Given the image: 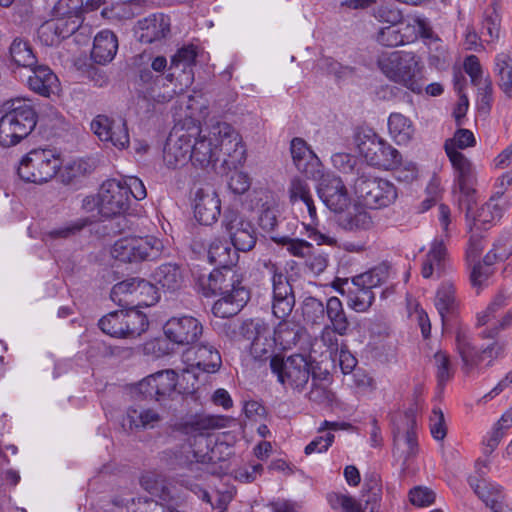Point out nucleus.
I'll list each match as a JSON object with an SVG mask.
<instances>
[{"instance_id":"1","label":"nucleus","mask_w":512,"mask_h":512,"mask_svg":"<svg viewBox=\"0 0 512 512\" xmlns=\"http://www.w3.org/2000/svg\"><path fill=\"white\" fill-rule=\"evenodd\" d=\"M381 72L391 81L415 94H421L426 84L425 67L414 52L382 53L377 59Z\"/></svg>"},{"instance_id":"2","label":"nucleus","mask_w":512,"mask_h":512,"mask_svg":"<svg viewBox=\"0 0 512 512\" xmlns=\"http://www.w3.org/2000/svg\"><path fill=\"white\" fill-rule=\"evenodd\" d=\"M0 118V145L10 147L26 138L37 124V114L30 100L15 98L3 104Z\"/></svg>"},{"instance_id":"3","label":"nucleus","mask_w":512,"mask_h":512,"mask_svg":"<svg viewBox=\"0 0 512 512\" xmlns=\"http://www.w3.org/2000/svg\"><path fill=\"white\" fill-rule=\"evenodd\" d=\"M389 278V266L382 263L369 271L352 278L351 283L345 281L347 291L340 290L341 294L347 293L348 306L356 312L367 311L375 299L373 288L382 285Z\"/></svg>"},{"instance_id":"4","label":"nucleus","mask_w":512,"mask_h":512,"mask_svg":"<svg viewBox=\"0 0 512 512\" xmlns=\"http://www.w3.org/2000/svg\"><path fill=\"white\" fill-rule=\"evenodd\" d=\"M62 166L59 155L50 149H34L20 161L17 173L29 183L43 184L51 180Z\"/></svg>"},{"instance_id":"5","label":"nucleus","mask_w":512,"mask_h":512,"mask_svg":"<svg viewBox=\"0 0 512 512\" xmlns=\"http://www.w3.org/2000/svg\"><path fill=\"white\" fill-rule=\"evenodd\" d=\"M455 346L466 374L481 369L483 362L488 359L484 367L492 365L494 359L503 355L505 345L498 341L489 344L487 347L479 349L472 343V338L467 329L458 327L455 332Z\"/></svg>"},{"instance_id":"6","label":"nucleus","mask_w":512,"mask_h":512,"mask_svg":"<svg viewBox=\"0 0 512 512\" xmlns=\"http://www.w3.org/2000/svg\"><path fill=\"white\" fill-rule=\"evenodd\" d=\"M163 243L153 236H129L118 239L111 247L114 259L123 263H139L158 259Z\"/></svg>"},{"instance_id":"7","label":"nucleus","mask_w":512,"mask_h":512,"mask_svg":"<svg viewBox=\"0 0 512 512\" xmlns=\"http://www.w3.org/2000/svg\"><path fill=\"white\" fill-rule=\"evenodd\" d=\"M357 148L370 166L389 171L402 165L401 153L376 133L360 135Z\"/></svg>"},{"instance_id":"8","label":"nucleus","mask_w":512,"mask_h":512,"mask_svg":"<svg viewBox=\"0 0 512 512\" xmlns=\"http://www.w3.org/2000/svg\"><path fill=\"white\" fill-rule=\"evenodd\" d=\"M354 193L371 209L386 208L398 197L397 188L391 181L367 174H361L355 179Z\"/></svg>"},{"instance_id":"9","label":"nucleus","mask_w":512,"mask_h":512,"mask_svg":"<svg viewBox=\"0 0 512 512\" xmlns=\"http://www.w3.org/2000/svg\"><path fill=\"white\" fill-rule=\"evenodd\" d=\"M147 316L136 309H122L103 316L98 323L99 328L107 335L115 338H135L148 328Z\"/></svg>"},{"instance_id":"10","label":"nucleus","mask_w":512,"mask_h":512,"mask_svg":"<svg viewBox=\"0 0 512 512\" xmlns=\"http://www.w3.org/2000/svg\"><path fill=\"white\" fill-rule=\"evenodd\" d=\"M270 368L281 384L294 390L302 391L310 378V363L301 354H293L286 359L273 356Z\"/></svg>"},{"instance_id":"11","label":"nucleus","mask_w":512,"mask_h":512,"mask_svg":"<svg viewBox=\"0 0 512 512\" xmlns=\"http://www.w3.org/2000/svg\"><path fill=\"white\" fill-rule=\"evenodd\" d=\"M289 200L292 205L302 203L308 212L310 222L305 224L307 235L310 239L315 241L318 245H333L336 243L335 239L320 232L316 226L318 225V217L316 207L314 204L313 196L310 187L306 180L294 177L291 179L288 187Z\"/></svg>"},{"instance_id":"12","label":"nucleus","mask_w":512,"mask_h":512,"mask_svg":"<svg viewBox=\"0 0 512 512\" xmlns=\"http://www.w3.org/2000/svg\"><path fill=\"white\" fill-rule=\"evenodd\" d=\"M215 136L219 155L223 154V165L229 170H236L246 160V150L239 133L226 122H217L211 126Z\"/></svg>"},{"instance_id":"13","label":"nucleus","mask_w":512,"mask_h":512,"mask_svg":"<svg viewBox=\"0 0 512 512\" xmlns=\"http://www.w3.org/2000/svg\"><path fill=\"white\" fill-rule=\"evenodd\" d=\"M263 267L271 276L272 282V313L281 320L286 319L295 306V295L288 277L282 272L276 263L264 260Z\"/></svg>"},{"instance_id":"14","label":"nucleus","mask_w":512,"mask_h":512,"mask_svg":"<svg viewBox=\"0 0 512 512\" xmlns=\"http://www.w3.org/2000/svg\"><path fill=\"white\" fill-rule=\"evenodd\" d=\"M221 226L237 251L248 252L257 242L256 229L245 215L235 209H226Z\"/></svg>"},{"instance_id":"15","label":"nucleus","mask_w":512,"mask_h":512,"mask_svg":"<svg viewBox=\"0 0 512 512\" xmlns=\"http://www.w3.org/2000/svg\"><path fill=\"white\" fill-rule=\"evenodd\" d=\"M130 207L129 191L123 182L106 180L100 187V216L112 217L124 214Z\"/></svg>"},{"instance_id":"16","label":"nucleus","mask_w":512,"mask_h":512,"mask_svg":"<svg viewBox=\"0 0 512 512\" xmlns=\"http://www.w3.org/2000/svg\"><path fill=\"white\" fill-rule=\"evenodd\" d=\"M178 374L174 370H162L147 376L138 384L139 392L149 399L161 402L177 392Z\"/></svg>"},{"instance_id":"17","label":"nucleus","mask_w":512,"mask_h":512,"mask_svg":"<svg viewBox=\"0 0 512 512\" xmlns=\"http://www.w3.org/2000/svg\"><path fill=\"white\" fill-rule=\"evenodd\" d=\"M90 126L93 133L101 141L111 142L118 149H125L129 146L130 137L125 119L97 115Z\"/></svg>"},{"instance_id":"18","label":"nucleus","mask_w":512,"mask_h":512,"mask_svg":"<svg viewBox=\"0 0 512 512\" xmlns=\"http://www.w3.org/2000/svg\"><path fill=\"white\" fill-rule=\"evenodd\" d=\"M165 336L178 345L194 344L203 333L201 322L192 316L170 318L163 327Z\"/></svg>"},{"instance_id":"19","label":"nucleus","mask_w":512,"mask_h":512,"mask_svg":"<svg viewBox=\"0 0 512 512\" xmlns=\"http://www.w3.org/2000/svg\"><path fill=\"white\" fill-rule=\"evenodd\" d=\"M197 48L194 45L184 46L172 56L171 64L169 66V73L166 75V79L169 82H173L175 79V71L179 69L183 76L180 81V87L177 90L175 87L173 93H181L185 88L192 85L194 81L193 67L196 62Z\"/></svg>"},{"instance_id":"20","label":"nucleus","mask_w":512,"mask_h":512,"mask_svg":"<svg viewBox=\"0 0 512 512\" xmlns=\"http://www.w3.org/2000/svg\"><path fill=\"white\" fill-rule=\"evenodd\" d=\"M240 282L241 276L235 268L217 267L207 276L202 275L198 279L199 288L205 297L227 293L229 288Z\"/></svg>"},{"instance_id":"21","label":"nucleus","mask_w":512,"mask_h":512,"mask_svg":"<svg viewBox=\"0 0 512 512\" xmlns=\"http://www.w3.org/2000/svg\"><path fill=\"white\" fill-rule=\"evenodd\" d=\"M290 151L293 163L299 172L311 179H318L323 176L319 158L304 139L299 137L293 138L290 144Z\"/></svg>"},{"instance_id":"22","label":"nucleus","mask_w":512,"mask_h":512,"mask_svg":"<svg viewBox=\"0 0 512 512\" xmlns=\"http://www.w3.org/2000/svg\"><path fill=\"white\" fill-rule=\"evenodd\" d=\"M189 159L195 167L200 168H207L219 159L218 144L211 134V128L200 130L199 136L191 143Z\"/></svg>"},{"instance_id":"23","label":"nucleus","mask_w":512,"mask_h":512,"mask_svg":"<svg viewBox=\"0 0 512 512\" xmlns=\"http://www.w3.org/2000/svg\"><path fill=\"white\" fill-rule=\"evenodd\" d=\"M452 167L454 169L455 183L461 194L470 198L475 192L473 185L475 182V173L472 163L463 153L447 154ZM468 201L466 216L470 217L471 205L470 199Z\"/></svg>"},{"instance_id":"24","label":"nucleus","mask_w":512,"mask_h":512,"mask_svg":"<svg viewBox=\"0 0 512 512\" xmlns=\"http://www.w3.org/2000/svg\"><path fill=\"white\" fill-rule=\"evenodd\" d=\"M170 32L169 18L162 14H152L137 22L136 38L145 44H151L164 39Z\"/></svg>"},{"instance_id":"25","label":"nucleus","mask_w":512,"mask_h":512,"mask_svg":"<svg viewBox=\"0 0 512 512\" xmlns=\"http://www.w3.org/2000/svg\"><path fill=\"white\" fill-rule=\"evenodd\" d=\"M319 197L334 212H343L350 199L343 181L339 177L324 178L318 187Z\"/></svg>"},{"instance_id":"26","label":"nucleus","mask_w":512,"mask_h":512,"mask_svg":"<svg viewBox=\"0 0 512 512\" xmlns=\"http://www.w3.org/2000/svg\"><path fill=\"white\" fill-rule=\"evenodd\" d=\"M180 484L193 492L199 499L209 504L212 509H218L220 512L226 509L235 494L234 488L228 486L223 487V489L217 488L209 492L202 484L190 478L181 479Z\"/></svg>"},{"instance_id":"27","label":"nucleus","mask_w":512,"mask_h":512,"mask_svg":"<svg viewBox=\"0 0 512 512\" xmlns=\"http://www.w3.org/2000/svg\"><path fill=\"white\" fill-rule=\"evenodd\" d=\"M191 151V135L182 133L171 134L165 144L163 160L168 168H178L187 163Z\"/></svg>"},{"instance_id":"28","label":"nucleus","mask_w":512,"mask_h":512,"mask_svg":"<svg viewBox=\"0 0 512 512\" xmlns=\"http://www.w3.org/2000/svg\"><path fill=\"white\" fill-rule=\"evenodd\" d=\"M194 201V216L200 224L211 225L217 221L221 201L215 191L198 189Z\"/></svg>"},{"instance_id":"29","label":"nucleus","mask_w":512,"mask_h":512,"mask_svg":"<svg viewBox=\"0 0 512 512\" xmlns=\"http://www.w3.org/2000/svg\"><path fill=\"white\" fill-rule=\"evenodd\" d=\"M184 356L190 366L206 372L215 373L221 366V356L218 350L208 344H201L189 348Z\"/></svg>"},{"instance_id":"30","label":"nucleus","mask_w":512,"mask_h":512,"mask_svg":"<svg viewBox=\"0 0 512 512\" xmlns=\"http://www.w3.org/2000/svg\"><path fill=\"white\" fill-rule=\"evenodd\" d=\"M186 271L176 262H167L159 265L152 273V279L159 288L168 292H175L182 288L185 282Z\"/></svg>"},{"instance_id":"31","label":"nucleus","mask_w":512,"mask_h":512,"mask_svg":"<svg viewBox=\"0 0 512 512\" xmlns=\"http://www.w3.org/2000/svg\"><path fill=\"white\" fill-rule=\"evenodd\" d=\"M448 262L449 257L444 239L436 238L422 263L421 274L424 278H430L434 273L440 277L447 269Z\"/></svg>"},{"instance_id":"32","label":"nucleus","mask_w":512,"mask_h":512,"mask_svg":"<svg viewBox=\"0 0 512 512\" xmlns=\"http://www.w3.org/2000/svg\"><path fill=\"white\" fill-rule=\"evenodd\" d=\"M31 69L28 77V86L37 94L49 97L59 90L60 82L56 74L46 65H36Z\"/></svg>"},{"instance_id":"33","label":"nucleus","mask_w":512,"mask_h":512,"mask_svg":"<svg viewBox=\"0 0 512 512\" xmlns=\"http://www.w3.org/2000/svg\"><path fill=\"white\" fill-rule=\"evenodd\" d=\"M77 28L76 22L53 19L43 23L38 29V38L42 44L53 46L71 35Z\"/></svg>"},{"instance_id":"34","label":"nucleus","mask_w":512,"mask_h":512,"mask_svg":"<svg viewBox=\"0 0 512 512\" xmlns=\"http://www.w3.org/2000/svg\"><path fill=\"white\" fill-rule=\"evenodd\" d=\"M402 44L411 43L422 37L431 39L433 37V30L427 18L419 15H411L403 18L398 24Z\"/></svg>"},{"instance_id":"35","label":"nucleus","mask_w":512,"mask_h":512,"mask_svg":"<svg viewBox=\"0 0 512 512\" xmlns=\"http://www.w3.org/2000/svg\"><path fill=\"white\" fill-rule=\"evenodd\" d=\"M161 420V415L153 408L130 407L123 419V427H128L130 430L153 429Z\"/></svg>"},{"instance_id":"36","label":"nucleus","mask_w":512,"mask_h":512,"mask_svg":"<svg viewBox=\"0 0 512 512\" xmlns=\"http://www.w3.org/2000/svg\"><path fill=\"white\" fill-rule=\"evenodd\" d=\"M118 50L116 35L110 30H101L94 37L91 57L96 63L106 64L113 60Z\"/></svg>"},{"instance_id":"37","label":"nucleus","mask_w":512,"mask_h":512,"mask_svg":"<svg viewBox=\"0 0 512 512\" xmlns=\"http://www.w3.org/2000/svg\"><path fill=\"white\" fill-rule=\"evenodd\" d=\"M208 259L218 267L235 268L239 255L238 251L235 248L232 249L226 240L216 238L209 245Z\"/></svg>"},{"instance_id":"38","label":"nucleus","mask_w":512,"mask_h":512,"mask_svg":"<svg viewBox=\"0 0 512 512\" xmlns=\"http://www.w3.org/2000/svg\"><path fill=\"white\" fill-rule=\"evenodd\" d=\"M435 307L445 325L448 317L453 316L458 308V300L454 284L450 281L441 283L435 296Z\"/></svg>"},{"instance_id":"39","label":"nucleus","mask_w":512,"mask_h":512,"mask_svg":"<svg viewBox=\"0 0 512 512\" xmlns=\"http://www.w3.org/2000/svg\"><path fill=\"white\" fill-rule=\"evenodd\" d=\"M388 131L391 138L398 144H407L414 135L412 121L401 113H391L388 118Z\"/></svg>"},{"instance_id":"40","label":"nucleus","mask_w":512,"mask_h":512,"mask_svg":"<svg viewBox=\"0 0 512 512\" xmlns=\"http://www.w3.org/2000/svg\"><path fill=\"white\" fill-rule=\"evenodd\" d=\"M501 16L495 6H489L482 14L480 34L483 42L496 43L500 38Z\"/></svg>"},{"instance_id":"41","label":"nucleus","mask_w":512,"mask_h":512,"mask_svg":"<svg viewBox=\"0 0 512 512\" xmlns=\"http://www.w3.org/2000/svg\"><path fill=\"white\" fill-rule=\"evenodd\" d=\"M325 315L330 321V327H332L338 335L344 336L348 333L350 322L339 298L333 296L327 300Z\"/></svg>"},{"instance_id":"42","label":"nucleus","mask_w":512,"mask_h":512,"mask_svg":"<svg viewBox=\"0 0 512 512\" xmlns=\"http://www.w3.org/2000/svg\"><path fill=\"white\" fill-rule=\"evenodd\" d=\"M494 72L498 77L500 89L512 98V56L508 52H500L494 59Z\"/></svg>"},{"instance_id":"43","label":"nucleus","mask_w":512,"mask_h":512,"mask_svg":"<svg viewBox=\"0 0 512 512\" xmlns=\"http://www.w3.org/2000/svg\"><path fill=\"white\" fill-rule=\"evenodd\" d=\"M338 224L345 231L358 232L369 230L373 226V220L367 211L354 208L352 211L341 215Z\"/></svg>"},{"instance_id":"44","label":"nucleus","mask_w":512,"mask_h":512,"mask_svg":"<svg viewBox=\"0 0 512 512\" xmlns=\"http://www.w3.org/2000/svg\"><path fill=\"white\" fill-rule=\"evenodd\" d=\"M239 298L229 302L227 299L220 297L212 307V312L216 317L229 318L237 315L247 304L250 299L248 289H240Z\"/></svg>"},{"instance_id":"45","label":"nucleus","mask_w":512,"mask_h":512,"mask_svg":"<svg viewBox=\"0 0 512 512\" xmlns=\"http://www.w3.org/2000/svg\"><path fill=\"white\" fill-rule=\"evenodd\" d=\"M9 54L11 59L18 66H23L26 68H32L37 64V58L33 53L31 45L27 40H24L20 37H16L10 47Z\"/></svg>"},{"instance_id":"46","label":"nucleus","mask_w":512,"mask_h":512,"mask_svg":"<svg viewBox=\"0 0 512 512\" xmlns=\"http://www.w3.org/2000/svg\"><path fill=\"white\" fill-rule=\"evenodd\" d=\"M155 285L145 279L138 278V283H136V289L134 290L135 299H131L130 309L143 306L148 307L158 302L159 295Z\"/></svg>"},{"instance_id":"47","label":"nucleus","mask_w":512,"mask_h":512,"mask_svg":"<svg viewBox=\"0 0 512 512\" xmlns=\"http://www.w3.org/2000/svg\"><path fill=\"white\" fill-rule=\"evenodd\" d=\"M273 337L275 343L281 346L282 349H291L299 341V327L284 319L274 329Z\"/></svg>"},{"instance_id":"48","label":"nucleus","mask_w":512,"mask_h":512,"mask_svg":"<svg viewBox=\"0 0 512 512\" xmlns=\"http://www.w3.org/2000/svg\"><path fill=\"white\" fill-rule=\"evenodd\" d=\"M96 221L95 217H83L74 221L68 222L65 225L49 230L45 233L47 239H69L79 234L85 227L91 225Z\"/></svg>"},{"instance_id":"49","label":"nucleus","mask_w":512,"mask_h":512,"mask_svg":"<svg viewBox=\"0 0 512 512\" xmlns=\"http://www.w3.org/2000/svg\"><path fill=\"white\" fill-rule=\"evenodd\" d=\"M138 278L126 279L115 284L111 290L110 297L113 302L122 307H130L131 299H135L134 290L136 289Z\"/></svg>"},{"instance_id":"50","label":"nucleus","mask_w":512,"mask_h":512,"mask_svg":"<svg viewBox=\"0 0 512 512\" xmlns=\"http://www.w3.org/2000/svg\"><path fill=\"white\" fill-rule=\"evenodd\" d=\"M272 239L275 243L285 247L292 256L305 260L314 250L313 245L304 239L291 238L289 236L272 237Z\"/></svg>"},{"instance_id":"51","label":"nucleus","mask_w":512,"mask_h":512,"mask_svg":"<svg viewBox=\"0 0 512 512\" xmlns=\"http://www.w3.org/2000/svg\"><path fill=\"white\" fill-rule=\"evenodd\" d=\"M140 485L151 495L162 499L168 495L165 477L156 471L145 472L140 478Z\"/></svg>"},{"instance_id":"52","label":"nucleus","mask_w":512,"mask_h":512,"mask_svg":"<svg viewBox=\"0 0 512 512\" xmlns=\"http://www.w3.org/2000/svg\"><path fill=\"white\" fill-rule=\"evenodd\" d=\"M275 344L274 337H271L268 327L260 337L250 343V353L257 360H265L272 355Z\"/></svg>"},{"instance_id":"53","label":"nucleus","mask_w":512,"mask_h":512,"mask_svg":"<svg viewBox=\"0 0 512 512\" xmlns=\"http://www.w3.org/2000/svg\"><path fill=\"white\" fill-rule=\"evenodd\" d=\"M326 304L324 305L315 297H306L302 303L303 318L307 323L320 324L325 317Z\"/></svg>"},{"instance_id":"54","label":"nucleus","mask_w":512,"mask_h":512,"mask_svg":"<svg viewBox=\"0 0 512 512\" xmlns=\"http://www.w3.org/2000/svg\"><path fill=\"white\" fill-rule=\"evenodd\" d=\"M502 216V209L498 203H494V199H489L473 217V225L480 228H486V224H490Z\"/></svg>"},{"instance_id":"55","label":"nucleus","mask_w":512,"mask_h":512,"mask_svg":"<svg viewBox=\"0 0 512 512\" xmlns=\"http://www.w3.org/2000/svg\"><path fill=\"white\" fill-rule=\"evenodd\" d=\"M476 143L474 134L468 129H458L454 137L445 141L444 149L446 154L461 153L459 149L474 146Z\"/></svg>"},{"instance_id":"56","label":"nucleus","mask_w":512,"mask_h":512,"mask_svg":"<svg viewBox=\"0 0 512 512\" xmlns=\"http://www.w3.org/2000/svg\"><path fill=\"white\" fill-rule=\"evenodd\" d=\"M434 365L436 367V377L438 386L443 389L444 386L452 379L453 369L450 356L444 351H438L434 354Z\"/></svg>"},{"instance_id":"57","label":"nucleus","mask_w":512,"mask_h":512,"mask_svg":"<svg viewBox=\"0 0 512 512\" xmlns=\"http://www.w3.org/2000/svg\"><path fill=\"white\" fill-rule=\"evenodd\" d=\"M510 303V296L504 292L497 293L492 301L489 303L487 308L478 314L477 316V324L480 326L486 325L490 322L492 318L496 316V314L508 306Z\"/></svg>"},{"instance_id":"58","label":"nucleus","mask_w":512,"mask_h":512,"mask_svg":"<svg viewBox=\"0 0 512 512\" xmlns=\"http://www.w3.org/2000/svg\"><path fill=\"white\" fill-rule=\"evenodd\" d=\"M82 0H58L52 13L55 19L67 20L81 13Z\"/></svg>"},{"instance_id":"59","label":"nucleus","mask_w":512,"mask_h":512,"mask_svg":"<svg viewBox=\"0 0 512 512\" xmlns=\"http://www.w3.org/2000/svg\"><path fill=\"white\" fill-rule=\"evenodd\" d=\"M376 41L385 47H398L403 45L398 24L386 25L379 28L376 34Z\"/></svg>"},{"instance_id":"60","label":"nucleus","mask_w":512,"mask_h":512,"mask_svg":"<svg viewBox=\"0 0 512 512\" xmlns=\"http://www.w3.org/2000/svg\"><path fill=\"white\" fill-rule=\"evenodd\" d=\"M402 15L400 9L387 4L377 6L373 12V16L377 21L387 25L400 24Z\"/></svg>"},{"instance_id":"61","label":"nucleus","mask_w":512,"mask_h":512,"mask_svg":"<svg viewBox=\"0 0 512 512\" xmlns=\"http://www.w3.org/2000/svg\"><path fill=\"white\" fill-rule=\"evenodd\" d=\"M495 268L485 265L478 261L476 262L470 273V281L474 288L481 289L486 285L488 279L494 274Z\"/></svg>"},{"instance_id":"62","label":"nucleus","mask_w":512,"mask_h":512,"mask_svg":"<svg viewBox=\"0 0 512 512\" xmlns=\"http://www.w3.org/2000/svg\"><path fill=\"white\" fill-rule=\"evenodd\" d=\"M487 507L491 510L499 506L505 499H507L503 488L495 483H489L486 489L483 491V495L479 497Z\"/></svg>"},{"instance_id":"63","label":"nucleus","mask_w":512,"mask_h":512,"mask_svg":"<svg viewBox=\"0 0 512 512\" xmlns=\"http://www.w3.org/2000/svg\"><path fill=\"white\" fill-rule=\"evenodd\" d=\"M267 328L268 325L263 321L259 319H249L242 323L239 332L245 340L253 343Z\"/></svg>"},{"instance_id":"64","label":"nucleus","mask_w":512,"mask_h":512,"mask_svg":"<svg viewBox=\"0 0 512 512\" xmlns=\"http://www.w3.org/2000/svg\"><path fill=\"white\" fill-rule=\"evenodd\" d=\"M316 67L319 71L342 78L350 72L348 67L343 66L331 57H322L317 61Z\"/></svg>"}]
</instances>
